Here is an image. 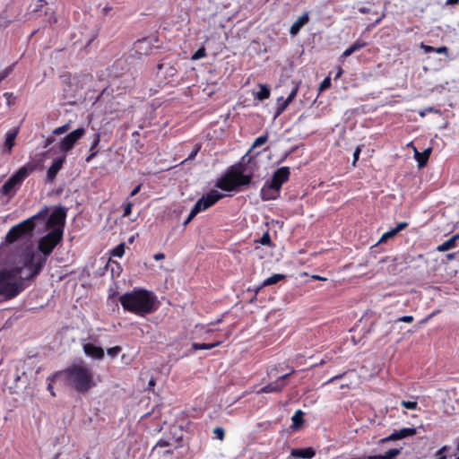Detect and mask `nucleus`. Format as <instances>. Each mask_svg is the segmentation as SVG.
I'll return each instance as SVG.
<instances>
[{"label":"nucleus","mask_w":459,"mask_h":459,"mask_svg":"<svg viewBox=\"0 0 459 459\" xmlns=\"http://www.w3.org/2000/svg\"><path fill=\"white\" fill-rule=\"evenodd\" d=\"M37 168L36 163L28 162L21 167L1 187V193L4 195H9L15 193L27 177H29Z\"/></svg>","instance_id":"423d86ee"},{"label":"nucleus","mask_w":459,"mask_h":459,"mask_svg":"<svg viewBox=\"0 0 459 459\" xmlns=\"http://www.w3.org/2000/svg\"><path fill=\"white\" fill-rule=\"evenodd\" d=\"M398 439H400L399 435H398L397 431H394L392 434H390L389 436L381 438L379 440V443L380 444H385V443H387V442H390V441L398 440Z\"/></svg>","instance_id":"e433bc0d"},{"label":"nucleus","mask_w":459,"mask_h":459,"mask_svg":"<svg viewBox=\"0 0 459 459\" xmlns=\"http://www.w3.org/2000/svg\"><path fill=\"white\" fill-rule=\"evenodd\" d=\"M295 372L292 369L290 372L284 374L281 377H278L277 379L273 382L267 384L263 386L257 393L258 394H269V393H281L285 386L288 385V378Z\"/></svg>","instance_id":"9b49d317"},{"label":"nucleus","mask_w":459,"mask_h":459,"mask_svg":"<svg viewBox=\"0 0 459 459\" xmlns=\"http://www.w3.org/2000/svg\"><path fill=\"white\" fill-rule=\"evenodd\" d=\"M402 452V448H391L383 455H369L370 459H394Z\"/></svg>","instance_id":"5701e85b"},{"label":"nucleus","mask_w":459,"mask_h":459,"mask_svg":"<svg viewBox=\"0 0 459 459\" xmlns=\"http://www.w3.org/2000/svg\"><path fill=\"white\" fill-rule=\"evenodd\" d=\"M18 134V130H11L8 131L6 134L5 141H4V148L7 150L8 152H11L13 147L15 144V139Z\"/></svg>","instance_id":"393cba45"},{"label":"nucleus","mask_w":459,"mask_h":459,"mask_svg":"<svg viewBox=\"0 0 459 459\" xmlns=\"http://www.w3.org/2000/svg\"><path fill=\"white\" fill-rule=\"evenodd\" d=\"M65 162V156L58 157L54 160L51 166L48 168L47 171L48 181L52 182L56 178L58 171L62 169Z\"/></svg>","instance_id":"2eb2a0df"},{"label":"nucleus","mask_w":459,"mask_h":459,"mask_svg":"<svg viewBox=\"0 0 459 459\" xmlns=\"http://www.w3.org/2000/svg\"><path fill=\"white\" fill-rule=\"evenodd\" d=\"M120 351H121V347L120 346H114V347L108 348L107 350L108 355L112 357V358L117 357L120 353Z\"/></svg>","instance_id":"37998d69"},{"label":"nucleus","mask_w":459,"mask_h":459,"mask_svg":"<svg viewBox=\"0 0 459 459\" xmlns=\"http://www.w3.org/2000/svg\"><path fill=\"white\" fill-rule=\"evenodd\" d=\"M401 405L409 410H417L418 403L412 401H402Z\"/></svg>","instance_id":"a19ab883"},{"label":"nucleus","mask_w":459,"mask_h":459,"mask_svg":"<svg viewBox=\"0 0 459 459\" xmlns=\"http://www.w3.org/2000/svg\"><path fill=\"white\" fill-rule=\"evenodd\" d=\"M260 90L256 92L255 97L259 100H264L270 97L271 91L267 85L259 84Z\"/></svg>","instance_id":"c756f323"},{"label":"nucleus","mask_w":459,"mask_h":459,"mask_svg":"<svg viewBox=\"0 0 459 459\" xmlns=\"http://www.w3.org/2000/svg\"><path fill=\"white\" fill-rule=\"evenodd\" d=\"M223 342V339H216L213 342L211 343H199V342H193L192 348L194 350H211L214 347L220 346Z\"/></svg>","instance_id":"bb28decb"},{"label":"nucleus","mask_w":459,"mask_h":459,"mask_svg":"<svg viewBox=\"0 0 459 459\" xmlns=\"http://www.w3.org/2000/svg\"><path fill=\"white\" fill-rule=\"evenodd\" d=\"M385 13H383L381 14V16H380V17H378V18L375 21L374 25H377V24H379V23L382 22V20L385 18Z\"/></svg>","instance_id":"338daca9"},{"label":"nucleus","mask_w":459,"mask_h":459,"mask_svg":"<svg viewBox=\"0 0 459 459\" xmlns=\"http://www.w3.org/2000/svg\"><path fill=\"white\" fill-rule=\"evenodd\" d=\"M46 228L50 230H60L61 235H64L66 211L64 207L56 208L50 214L48 215Z\"/></svg>","instance_id":"1a4fd4ad"},{"label":"nucleus","mask_w":459,"mask_h":459,"mask_svg":"<svg viewBox=\"0 0 459 459\" xmlns=\"http://www.w3.org/2000/svg\"><path fill=\"white\" fill-rule=\"evenodd\" d=\"M119 302L125 310L144 316L154 310L155 297L152 292L139 289L120 296Z\"/></svg>","instance_id":"f03ea898"},{"label":"nucleus","mask_w":459,"mask_h":459,"mask_svg":"<svg viewBox=\"0 0 459 459\" xmlns=\"http://www.w3.org/2000/svg\"><path fill=\"white\" fill-rule=\"evenodd\" d=\"M213 433L216 435L217 438H219L220 440H223L224 439L225 432H224V429L222 428L216 427L213 429Z\"/></svg>","instance_id":"09e8293b"},{"label":"nucleus","mask_w":459,"mask_h":459,"mask_svg":"<svg viewBox=\"0 0 459 459\" xmlns=\"http://www.w3.org/2000/svg\"><path fill=\"white\" fill-rule=\"evenodd\" d=\"M158 71H163L166 79L173 78L178 74V69L174 65L160 63L157 66Z\"/></svg>","instance_id":"412c9836"},{"label":"nucleus","mask_w":459,"mask_h":459,"mask_svg":"<svg viewBox=\"0 0 459 459\" xmlns=\"http://www.w3.org/2000/svg\"><path fill=\"white\" fill-rule=\"evenodd\" d=\"M93 371L84 362L73 364L56 372L60 378V385L70 387L79 394H86L95 386Z\"/></svg>","instance_id":"f257e3e1"},{"label":"nucleus","mask_w":459,"mask_h":459,"mask_svg":"<svg viewBox=\"0 0 459 459\" xmlns=\"http://www.w3.org/2000/svg\"><path fill=\"white\" fill-rule=\"evenodd\" d=\"M439 313V310H435L432 313H430L429 316H427L424 319L420 321V324H426L428 321H429L433 316L437 315Z\"/></svg>","instance_id":"6e6d98bb"},{"label":"nucleus","mask_w":459,"mask_h":459,"mask_svg":"<svg viewBox=\"0 0 459 459\" xmlns=\"http://www.w3.org/2000/svg\"><path fill=\"white\" fill-rule=\"evenodd\" d=\"M397 233L394 229L385 232L379 239V243L385 242L387 239L394 238Z\"/></svg>","instance_id":"58836bf2"},{"label":"nucleus","mask_w":459,"mask_h":459,"mask_svg":"<svg viewBox=\"0 0 459 459\" xmlns=\"http://www.w3.org/2000/svg\"><path fill=\"white\" fill-rule=\"evenodd\" d=\"M446 450V446L441 447L437 451L436 455L438 456V459H446V455H444V452Z\"/></svg>","instance_id":"4d7b16f0"},{"label":"nucleus","mask_w":459,"mask_h":459,"mask_svg":"<svg viewBox=\"0 0 459 459\" xmlns=\"http://www.w3.org/2000/svg\"><path fill=\"white\" fill-rule=\"evenodd\" d=\"M69 124H65L61 126H58L56 128L54 129L53 131V134H56V135H60V134H63L65 133H66L68 130H69Z\"/></svg>","instance_id":"79ce46f5"},{"label":"nucleus","mask_w":459,"mask_h":459,"mask_svg":"<svg viewBox=\"0 0 459 459\" xmlns=\"http://www.w3.org/2000/svg\"><path fill=\"white\" fill-rule=\"evenodd\" d=\"M201 149V145L196 144L191 153L188 155L187 160H194Z\"/></svg>","instance_id":"3c124183"},{"label":"nucleus","mask_w":459,"mask_h":459,"mask_svg":"<svg viewBox=\"0 0 459 459\" xmlns=\"http://www.w3.org/2000/svg\"><path fill=\"white\" fill-rule=\"evenodd\" d=\"M206 56V50L204 48H198L192 56V60H198Z\"/></svg>","instance_id":"f704fd0d"},{"label":"nucleus","mask_w":459,"mask_h":459,"mask_svg":"<svg viewBox=\"0 0 459 459\" xmlns=\"http://www.w3.org/2000/svg\"><path fill=\"white\" fill-rule=\"evenodd\" d=\"M245 171L246 165L240 161L230 166L216 180L215 186L225 192L239 191L252 183L253 174H246Z\"/></svg>","instance_id":"7ed1b4c3"},{"label":"nucleus","mask_w":459,"mask_h":459,"mask_svg":"<svg viewBox=\"0 0 459 459\" xmlns=\"http://www.w3.org/2000/svg\"><path fill=\"white\" fill-rule=\"evenodd\" d=\"M360 148L357 147L353 152V163H356V161L359 160V154H360Z\"/></svg>","instance_id":"bf43d9fd"},{"label":"nucleus","mask_w":459,"mask_h":459,"mask_svg":"<svg viewBox=\"0 0 459 459\" xmlns=\"http://www.w3.org/2000/svg\"><path fill=\"white\" fill-rule=\"evenodd\" d=\"M202 208H201V202H199V200H197V202L195 204L194 207L192 208L190 213H191V218H195L200 212H202Z\"/></svg>","instance_id":"49530a36"},{"label":"nucleus","mask_w":459,"mask_h":459,"mask_svg":"<svg viewBox=\"0 0 459 459\" xmlns=\"http://www.w3.org/2000/svg\"><path fill=\"white\" fill-rule=\"evenodd\" d=\"M398 439H400L399 435H398L397 431H394L392 434H390L389 436L381 438L379 440V443L380 444H385V443H387V442H390V441L398 440Z\"/></svg>","instance_id":"4c0bfd02"},{"label":"nucleus","mask_w":459,"mask_h":459,"mask_svg":"<svg viewBox=\"0 0 459 459\" xmlns=\"http://www.w3.org/2000/svg\"><path fill=\"white\" fill-rule=\"evenodd\" d=\"M359 12L363 14H367L370 12V9L363 6V7L359 8Z\"/></svg>","instance_id":"e2e57ef3"},{"label":"nucleus","mask_w":459,"mask_h":459,"mask_svg":"<svg viewBox=\"0 0 459 459\" xmlns=\"http://www.w3.org/2000/svg\"><path fill=\"white\" fill-rule=\"evenodd\" d=\"M134 49L136 55L148 56L152 52V45L150 39L143 38L134 42Z\"/></svg>","instance_id":"4468645a"},{"label":"nucleus","mask_w":459,"mask_h":459,"mask_svg":"<svg viewBox=\"0 0 459 459\" xmlns=\"http://www.w3.org/2000/svg\"><path fill=\"white\" fill-rule=\"evenodd\" d=\"M125 243H120L111 251V255L113 256L122 257L125 254Z\"/></svg>","instance_id":"72a5a7b5"},{"label":"nucleus","mask_w":459,"mask_h":459,"mask_svg":"<svg viewBox=\"0 0 459 459\" xmlns=\"http://www.w3.org/2000/svg\"><path fill=\"white\" fill-rule=\"evenodd\" d=\"M420 48L425 52V53H431V52H435V48L432 47V46H429V45H425L424 43H421L420 44Z\"/></svg>","instance_id":"603ef678"},{"label":"nucleus","mask_w":459,"mask_h":459,"mask_svg":"<svg viewBox=\"0 0 459 459\" xmlns=\"http://www.w3.org/2000/svg\"><path fill=\"white\" fill-rule=\"evenodd\" d=\"M290 171L289 167H281L274 171L271 181L272 188H277L281 191V188L284 183H286L290 178Z\"/></svg>","instance_id":"f8f14e48"},{"label":"nucleus","mask_w":459,"mask_h":459,"mask_svg":"<svg viewBox=\"0 0 459 459\" xmlns=\"http://www.w3.org/2000/svg\"><path fill=\"white\" fill-rule=\"evenodd\" d=\"M85 128L79 127L69 133L60 140L59 150L65 153L71 151L74 144L85 134Z\"/></svg>","instance_id":"9d476101"},{"label":"nucleus","mask_w":459,"mask_h":459,"mask_svg":"<svg viewBox=\"0 0 459 459\" xmlns=\"http://www.w3.org/2000/svg\"><path fill=\"white\" fill-rule=\"evenodd\" d=\"M223 197V195L217 190H211L205 195L202 196L199 200L201 202V208L203 211L214 205L220 199Z\"/></svg>","instance_id":"ddd939ff"},{"label":"nucleus","mask_w":459,"mask_h":459,"mask_svg":"<svg viewBox=\"0 0 459 459\" xmlns=\"http://www.w3.org/2000/svg\"><path fill=\"white\" fill-rule=\"evenodd\" d=\"M142 185L136 186L130 193V197L136 195L141 190Z\"/></svg>","instance_id":"052dcab7"},{"label":"nucleus","mask_w":459,"mask_h":459,"mask_svg":"<svg viewBox=\"0 0 459 459\" xmlns=\"http://www.w3.org/2000/svg\"><path fill=\"white\" fill-rule=\"evenodd\" d=\"M169 446H170L169 441L160 439L157 442L156 446L153 447V450L156 449L157 447H166Z\"/></svg>","instance_id":"864d4df0"},{"label":"nucleus","mask_w":459,"mask_h":459,"mask_svg":"<svg viewBox=\"0 0 459 459\" xmlns=\"http://www.w3.org/2000/svg\"><path fill=\"white\" fill-rule=\"evenodd\" d=\"M47 258L39 254H30L29 257L26 259L22 269L28 268L30 273L23 277L24 280H29L36 277L42 271L44 266L46 265Z\"/></svg>","instance_id":"6e6552de"},{"label":"nucleus","mask_w":459,"mask_h":459,"mask_svg":"<svg viewBox=\"0 0 459 459\" xmlns=\"http://www.w3.org/2000/svg\"><path fill=\"white\" fill-rule=\"evenodd\" d=\"M267 140H268V135H267V134H264V135H260L259 137H257V138L255 140V142H254V143H253V145H252V148H251V149H253V148H256V147H258V146L263 145L264 143H265L267 142Z\"/></svg>","instance_id":"c9c22d12"},{"label":"nucleus","mask_w":459,"mask_h":459,"mask_svg":"<svg viewBox=\"0 0 459 459\" xmlns=\"http://www.w3.org/2000/svg\"><path fill=\"white\" fill-rule=\"evenodd\" d=\"M408 222L406 221H402V222H399L395 228H394V230H395V232L398 234L400 231H402L403 230L406 229L408 227Z\"/></svg>","instance_id":"8fccbe9b"},{"label":"nucleus","mask_w":459,"mask_h":459,"mask_svg":"<svg viewBox=\"0 0 459 459\" xmlns=\"http://www.w3.org/2000/svg\"><path fill=\"white\" fill-rule=\"evenodd\" d=\"M274 371H277V368H276V367L272 368L268 371L267 375H268V377H269L270 378H271V377H273L274 376V374H273V372H274Z\"/></svg>","instance_id":"774afa93"},{"label":"nucleus","mask_w":459,"mask_h":459,"mask_svg":"<svg viewBox=\"0 0 459 459\" xmlns=\"http://www.w3.org/2000/svg\"><path fill=\"white\" fill-rule=\"evenodd\" d=\"M292 424L290 428L292 429H299L303 424H304V412L301 410H298L293 414L292 418Z\"/></svg>","instance_id":"cd10ccee"},{"label":"nucleus","mask_w":459,"mask_h":459,"mask_svg":"<svg viewBox=\"0 0 459 459\" xmlns=\"http://www.w3.org/2000/svg\"><path fill=\"white\" fill-rule=\"evenodd\" d=\"M280 192L277 188H272L269 182H265L261 188L260 195L262 200L269 201L277 199L280 196Z\"/></svg>","instance_id":"f3484780"},{"label":"nucleus","mask_w":459,"mask_h":459,"mask_svg":"<svg viewBox=\"0 0 459 459\" xmlns=\"http://www.w3.org/2000/svg\"><path fill=\"white\" fill-rule=\"evenodd\" d=\"M331 86V79L330 77H325L322 82L319 84L318 90L319 91H324Z\"/></svg>","instance_id":"a18cd8bd"},{"label":"nucleus","mask_w":459,"mask_h":459,"mask_svg":"<svg viewBox=\"0 0 459 459\" xmlns=\"http://www.w3.org/2000/svg\"><path fill=\"white\" fill-rule=\"evenodd\" d=\"M82 349L84 353L89 357L96 359H102L104 358V350L100 346L88 342L82 345Z\"/></svg>","instance_id":"dca6fc26"},{"label":"nucleus","mask_w":459,"mask_h":459,"mask_svg":"<svg viewBox=\"0 0 459 459\" xmlns=\"http://www.w3.org/2000/svg\"><path fill=\"white\" fill-rule=\"evenodd\" d=\"M400 322L411 323L413 321L412 316H403L398 319Z\"/></svg>","instance_id":"13d9d810"},{"label":"nucleus","mask_w":459,"mask_h":459,"mask_svg":"<svg viewBox=\"0 0 459 459\" xmlns=\"http://www.w3.org/2000/svg\"><path fill=\"white\" fill-rule=\"evenodd\" d=\"M258 242L264 246H272V240L269 232H264Z\"/></svg>","instance_id":"ea45409f"},{"label":"nucleus","mask_w":459,"mask_h":459,"mask_svg":"<svg viewBox=\"0 0 459 459\" xmlns=\"http://www.w3.org/2000/svg\"><path fill=\"white\" fill-rule=\"evenodd\" d=\"M56 372H55L54 374L50 375L47 378V381H48V390L50 392L52 396H56V394L54 392L53 385L55 383H58L60 385V378L56 377Z\"/></svg>","instance_id":"7c9ffc66"},{"label":"nucleus","mask_w":459,"mask_h":459,"mask_svg":"<svg viewBox=\"0 0 459 459\" xmlns=\"http://www.w3.org/2000/svg\"><path fill=\"white\" fill-rule=\"evenodd\" d=\"M430 153H431V149H429V148L424 150L422 152H420L417 150H415V158H416V160L418 161V165L420 168L426 166V164L429 159Z\"/></svg>","instance_id":"b1692460"},{"label":"nucleus","mask_w":459,"mask_h":459,"mask_svg":"<svg viewBox=\"0 0 459 459\" xmlns=\"http://www.w3.org/2000/svg\"><path fill=\"white\" fill-rule=\"evenodd\" d=\"M299 89V83H297L293 89L289 93L288 97L286 98L289 101L292 102L293 100L296 98Z\"/></svg>","instance_id":"c03bdc74"},{"label":"nucleus","mask_w":459,"mask_h":459,"mask_svg":"<svg viewBox=\"0 0 459 459\" xmlns=\"http://www.w3.org/2000/svg\"><path fill=\"white\" fill-rule=\"evenodd\" d=\"M316 455L312 447H306L301 449H292L290 455L294 458L310 459Z\"/></svg>","instance_id":"aec40b11"},{"label":"nucleus","mask_w":459,"mask_h":459,"mask_svg":"<svg viewBox=\"0 0 459 459\" xmlns=\"http://www.w3.org/2000/svg\"><path fill=\"white\" fill-rule=\"evenodd\" d=\"M22 267H13L0 271V296L12 299L24 290Z\"/></svg>","instance_id":"39448f33"},{"label":"nucleus","mask_w":459,"mask_h":459,"mask_svg":"<svg viewBox=\"0 0 459 459\" xmlns=\"http://www.w3.org/2000/svg\"><path fill=\"white\" fill-rule=\"evenodd\" d=\"M153 258L156 260V261H160V260H162L165 258V255L163 253H157L153 255Z\"/></svg>","instance_id":"680f3d73"},{"label":"nucleus","mask_w":459,"mask_h":459,"mask_svg":"<svg viewBox=\"0 0 459 459\" xmlns=\"http://www.w3.org/2000/svg\"><path fill=\"white\" fill-rule=\"evenodd\" d=\"M400 439L405 438L407 437H411L417 433L415 428H403L397 431Z\"/></svg>","instance_id":"473e14b6"},{"label":"nucleus","mask_w":459,"mask_h":459,"mask_svg":"<svg viewBox=\"0 0 459 459\" xmlns=\"http://www.w3.org/2000/svg\"><path fill=\"white\" fill-rule=\"evenodd\" d=\"M48 207L44 206L36 214L13 226L4 238V242L11 245L20 239L30 238L37 226V223L48 218Z\"/></svg>","instance_id":"20e7f679"},{"label":"nucleus","mask_w":459,"mask_h":459,"mask_svg":"<svg viewBox=\"0 0 459 459\" xmlns=\"http://www.w3.org/2000/svg\"><path fill=\"white\" fill-rule=\"evenodd\" d=\"M309 21V14L307 12H305L301 16H299L294 23L291 25L290 29V34L291 36L297 35L300 29L308 22Z\"/></svg>","instance_id":"a211bd4d"},{"label":"nucleus","mask_w":459,"mask_h":459,"mask_svg":"<svg viewBox=\"0 0 459 459\" xmlns=\"http://www.w3.org/2000/svg\"><path fill=\"white\" fill-rule=\"evenodd\" d=\"M343 377V374H341V375H337V376H334L333 377H331L329 380H328V383H332L337 379H341L342 377Z\"/></svg>","instance_id":"69168bd1"},{"label":"nucleus","mask_w":459,"mask_h":459,"mask_svg":"<svg viewBox=\"0 0 459 459\" xmlns=\"http://www.w3.org/2000/svg\"><path fill=\"white\" fill-rule=\"evenodd\" d=\"M435 52L437 54H445L446 56H447L448 55V48H446V46L435 48Z\"/></svg>","instance_id":"5fc2aeb1"},{"label":"nucleus","mask_w":459,"mask_h":459,"mask_svg":"<svg viewBox=\"0 0 459 459\" xmlns=\"http://www.w3.org/2000/svg\"><path fill=\"white\" fill-rule=\"evenodd\" d=\"M290 103L291 102L289 101L287 99L283 100L282 97H280L278 99V106L276 108L275 116L277 117V116H280L281 114H282Z\"/></svg>","instance_id":"2f4dec72"},{"label":"nucleus","mask_w":459,"mask_h":459,"mask_svg":"<svg viewBox=\"0 0 459 459\" xmlns=\"http://www.w3.org/2000/svg\"><path fill=\"white\" fill-rule=\"evenodd\" d=\"M133 205H134V204L131 201H128L126 204V205L124 207V212H123L124 217H128L131 214Z\"/></svg>","instance_id":"de8ad7c7"},{"label":"nucleus","mask_w":459,"mask_h":459,"mask_svg":"<svg viewBox=\"0 0 459 459\" xmlns=\"http://www.w3.org/2000/svg\"><path fill=\"white\" fill-rule=\"evenodd\" d=\"M55 142V138L50 136L46 140L45 147H48V145L52 144Z\"/></svg>","instance_id":"0e129e2a"},{"label":"nucleus","mask_w":459,"mask_h":459,"mask_svg":"<svg viewBox=\"0 0 459 459\" xmlns=\"http://www.w3.org/2000/svg\"><path fill=\"white\" fill-rule=\"evenodd\" d=\"M459 238V234L454 235L449 239L446 240L441 245L437 246V250L438 252H445L453 249L456 247V240Z\"/></svg>","instance_id":"4be33fe9"},{"label":"nucleus","mask_w":459,"mask_h":459,"mask_svg":"<svg viewBox=\"0 0 459 459\" xmlns=\"http://www.w3.org/2000/svg\"><path fill=\"white\" fill-rule=\"evenodd\" d=\"M100 143V134L95 133L93 134V141L89 149V155L85 158V161L90 163L99 153V150L97 147Z\"/></svg>","instance_id":"6ab92c4d"},{"label":"nucleus","mask_w":459,"mask_h":459,"mask_svg":"<svg viewBox=\"0 0 459 459\" xmlns=\"http://www.w3.org/2000/svg\"><path fill=\"white\" fill-rule=\"evenodd\" d=\"M367 46V42L361 39H357L351 46H350L342 54V57H347L354 52Z\"/></svg>","instance_id":"a878e982"},{"label":"nucleus","mask_w":459,"mask_h":459,"mask_svg":"<svg viewBox=\"0 0 459 459\" xmlns=\"http://www.w3.org/2000/svg\"><path fill=\"white\" fill-rule=\"evenodd\" d=\"M63 235L60 230H50L45 236L41 237L38 243V249L44 257L49 256L56 247L62 241Z\"/></svg>","instance_id":"0eeeda50"},{"label":"nucleus","mask_w":459,"mask_h":459,"mask_svg":"<svg viewBox=\"0 0 459 459\" xmlns=\"http://www.w3.org/2000/svg\"><path fill=\"white\" fill-rule=\"evenodd\" d=\"M286 278V275L285 274H281V273H275L270 277H268L267 279H265L264 281H263V285L264 287L265 286H269V285H273V284H276L278 283L281 280H284Z\"/></svg>","instance_id":"c85d7f7f"}]
</instances>
